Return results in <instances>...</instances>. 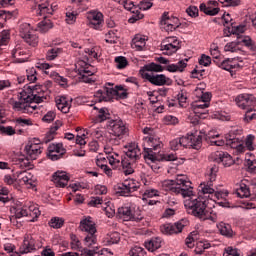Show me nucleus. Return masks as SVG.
<instances>
[{
    "label": "nucleus",
    "mask_w": 256,
    "mask_h": 256,
    "mask_svg": "<svg viewBox=\"0 0 256 256\" xmlns=\"http://www.w3.org/2000/svg\"><path fill=\"white\" fill-rule=\"evenodd\" d=\"M182 193L184 207L190 215L202 219V221H207V219L211 217V213L207 211V207L211 209V207H215V205H211V202L202 196H196L195 192H193V186L190 185V187L182 191Z\"/></svg>",
    "instance_id": "1"
},
{
    "label": "nucleus",
    "mask_w": 256,
    "mask_h": 256,
    "mask_svg": "<svg viewBox=\"0 0 256 256\" xmlns=\"http://www.w3.org/2000/svg\"><path fill=\"white\" fill-rule=\"evenodd\" d=\"M206 179L208 181L202 182L199 186L201 191L199 197H203L206 201H209L211 205H215L216 201H219V199H225V197L229 195V191L227 190L215 191V188H213V181L217 179V171H215V168H211L209 170V173L206 175Z\"/></svg>",
    "instance_id": "2"
},
{
    "label": "nucleus",
    "mask_w": 256,
    "mask_h": 256,
    "mask_svg": "<svg viewBox=\"0 0 256 256\" xmlns=\"http://www.w3.org/2000/svg\"><path fill=\"white\" fill-rule=\"evenodd\" d=\"M159 185L163 191H172V193L183 197L182 191H187L189 189L191 181L187 179V176L179 174L177 175L176 180H163Z\"/></svg>",
    "instance_id": "3"
},
{
    "label": "nucleus",
    "mask_w": 256,
    "mask_h": 256,
    "mask_svg": "<svg viewBox=\"0 0 256 256\" xmlns=\"http://www.w3.org/2000/svg\"><path fill=\"white\" fill-rule=\"evenodd\" d=\"M142 132L145 135L142 139L144 155H154L153 151L161 149V145H163L161 139L155 135V130H153V128L145 127Z\"/></svg>",
    "instance_id": "4"
},
{
    "label": "nucleus",
    "mask_w": 256,
    "mask_h": 256,
    "mask_svg": "<svg viewBox=\"0 0 256 256\" xmlns=\"http://www.w3.org/2000/svg\"><path fill=\"white\" fill-rule=\"evenodd\" d=\"M75 71L79 75L80 81L82 83H95L97 78L94 77L95 75V68L89 64L86 60L79 59L75 64Z\"/></svg>",
    "instance_id": "5"
},
{
    "label": "nucleus",
    "mask_w": 256,
    "mask_h": 256,
    "mask_svg": "<svg viewBox=\"0 0 256 256\" xmlns=\"http://www.w3.org/2000/svg\"><path fill=\"white\" fill-rule=\"evenodd\" d=\"M41 215V210L37 204L26 201L22 206H18L15 210L16 219H21V217H31L30 221H37V218Z\"/></svg>",
    "instance_id": "6"
},
{
    "label": "nucleus",
    "mask_w": 256,
    "mask_h": 256,
    "mask_svg": "<svg viewBox=\"0 0 256 256\" xmlns=\"http://www.w3.org/2000/svg\"><path fill=\"white\" fill-rule=\"evenodd\" d=\"M108 132L115 141H121L129 137V127L123 120H113L108 125Z\"/></svg>",
    "instance_id": "7"
},
{
    "label": "nucleus",
    "mask_w": 256,
    "mask_h": 256,
    "mask_svg": "<svg viewBox=\"0 0 256 256\" xmlns=\"http://www.w3.org/2000/svg\"><path fill=\"white\" fill-rule=\"evenodd\" d=\"M19 33L22 39L32 47H36V45L39 43V37L35 33V30L31 26V24L24 22L20 24L19 26Z\"/></svg>",
    "instance_id": "8"
},
{
    "label": "nucleus",
    "mask_w": 256,
    "mask_h": 256,
    "mask_svg": "<svg viewBox=\"0 0 256 256\" xmlns=\"http://www.w3.org/2000/svg\"><path fill=\"white\" fill-rule=\"evenodd\" d=\"M180 49L181 41L175 36L166 37L160 45V51H162L163 55H173Z\"/></svg>",
    "instance_id": "9"
},
{
    "label": "nucleus",
    "mask_w": 256,
    "mask_h": 256,
    "mask_svg": "<svg viewBox=\"0 0 256 256\" xmlns=\"http://www.w3.org/2000/svg\"><path fill=\"white\" fill-rule=\"evenodd\" d=\"M142 79H146L152 85L156 87H163V85H171L172 81L169 77L164 74H153L151 72L142 71L141 73Z\"/></svg>",
    "instance_id": "10"
},
{
    "label": "nucleus",
    "mask_w": 256,
    "mask_h": 256,
    "mask_svg": "<svg viewBox=\"0 0 256 256\" xmlns=\"http://www.w3.org/2000/svg\"><path fill=\"white\" fill-rule=\"evenodd\" d=\"M160 25L167 31V33H173V31H176L181 27V22L179 21V18L169 16V12H164L162 14Z\"/></svg>",
    "instance_id": "11"
},
{
    "label": "nucleus",
    "mask_w": 256,
    "mask_h": 256,
    "mask_svg": "<svg viewBox=\"0 0 256 256\" xmlns=\"http://www.w3.org/2000/svg\"><path fill=\"white\" fill-rule=\"evenodd\" d=\"M14 178L18 183L25 185L27 189H33L37 185V178L33 174L27 171H20L14 173Z\"/></svg>",
    "instance_id": "12"
},
{
    "label": "nucleus",
    "mask_w": 256,
    "mask_h": 256,
    "mask_svg": "<svg viewBox=\"0 0 256 256\" xmlns=\"http://www.w3.org/2000/svg\"><path fill=\"white\" fill-rule=\"evenodd\" d=\"M39 86H33L31 91L32 94L30 95L31 100H28V106H27V110L26 113H33L34 111H36L39 107L38 103H42L43 101V96L39 95Z\"/></svg>",
    "instance_id": "13"
},
{
    "label": "nucleus",
    "mask_w": 256,
    "mask_h": 256,
    "mask_svg": "<svg viewBox=\"0 0 256 256\" xmlns=\"http://www.w3.org/2000/svg\"><path fill=\"white\" fill-rule=\"evenodd\" d=\"M36 5V13L37 15H40V17H43V19H47L48 17H51L53 15V6L49 4V0H40L34 2Z\"/></svg>",
    "instance_id": "14"
},
{
    "label": "nucleus",
    "mask_w": 256,
    "mask_h": 256,
    "mask_svg": "<svg viewBox=\"0 0 256 256\" xmlns=\"http://www.w3.org/2000/svg\"><path fill=\"white\" fill-rule=\"evenodd\" d=\"M28 101H31V95H27L25 92H22L21 99L19 101L10 99L9 104L11 105L12 109H14V111L27 113Z\"/></svg>",
    "instance_id": "15"
},
{
    "label": "nucleus",
    "mask_w": 256,
    "mask_h": 256,
    "mask_svg": "<svg viewBox=\"0 0 256 256\" xmlns=\"http://www.w3.org/2000/svg\"><path fill=\"white\" fill-rule=\"evenodd\" d=\"M94 98L98 103L113 101V86L108 84L95 92Z\"/></svg>",
    "instance_id": "16"
},
{
    "label": "nucleus",
    "mask_w": 256,
    "mask_h": 256,
    "mask_svg": "<svg viewBox=\"0 0 256 256\" xmlns=\"http://www.w3.org/2000/svg\"><path fill=\"white\" fill-rule=\"evenodd\" d=\"M119 3L123 5L124 9L133 13L132 17L128 20L129 23H135L136 21H139V19H143V14L139 12L137 6H135L133 2L129 0H119Z\"/></svg>",
    "instance_id": "17"
},
{
    "label": "nucleus",
    "mask_w": 256,
    "mask_h": 256,
    "mask_svg": "<svg viewBox=\"0 0 256 256\" xmlns=\"http://www.w3.org/2000/svg\"><path fill=\"white\" fill-rule=\"evenodd\" d=\"M235 103L240 109H249L256 103V98L252 94H241L235 98Z\"/></svg>",
    "instance_id": "18"
},
{
    "label": "nucleus",
    "mask_w": 256,
    "mask_h": 256,
    "mask_svg": "<svg viewBox=\"0 0 256 256\" xmlns=\"http://www.w3.org/2000/svg\"><path fill=\"white\" fill-rule=\"evenodd\" d=\"M89 26L91 29H95L96 31H101L103 29V13L92 11L88 14Z\"/></svg>",
    "instance_id": "19"
},
{
    "label": "nucleus",
    "mask_w": 256,
    "mask_h": 256,
    "mask_svg": "<svg viewBox=\"0 0 256 256\" xmlns=\"http://www.w3.org/2000/svg\"><path fill=\"white\" fill-rule=\"evenodd\" d=\"M210 159L216 163H222L224 167H231L235 163L233 157L227 152H215L211 154Z\"/></svg>",
    "instance_id": "20"
},
{
    "label": "nucleus",
    "mask_w": 256,
    "mask_h": 256,
    "mask_svg": "<svg viewBox=\"0 0 256 256\" xmlns=\"http://www.w3.org/2000/svg\"><path fill=\"white\" fill-rule=\"evenodd\" d=\"M65 153H66V150L61 143L50 144L48 146V157L52 161H57L61 159V157H63Z\"/></svg>",
    "instance_id": "21"
},
{
    "label": "nucleus",
    "mask_w": 256,
    "mask_h": 256,
    "mask_svg": "<svg viewBox=\"0 0 256 256\" xmlns=\"http://www.w3.org/2000/svg\"><path fill=\"white\" fill-rule=\"evenodd\" d=\"M80 230L83 233L87 234H92V233H97V226L95 224V221H93V218L91 216L84 217L80 221Z\"/></svg>",
    "instance_id": "22"
},
{
    "label": "nucleus",
    "mask_w": 256,
    "mask_h": 256,
    "mask_svg": "<svg viewBox=\"0 0 256 256\" xmlns=\"http://www.w3.org/2000/svg\"><path fill=\"white\" fill-rule=\"evenodd\" d=\"M126 156L129 157L132 163H135L139 157H141V150L139 149V145L135 142H131L125 146Z\"/></svg>",
    "instance_id": "23"
},
{
    "label": "nucleus",
    "mask_w": 256,
    "mask_h": 256,
    "mask_svg": "<svg viewBox=\"0 0 256 256\" xmlns=\"http://www.w3.org/2000/svg\"><path fill=\"white\" fill-rule=\"evenodd\" d=\"M52 181L56 187H67L69 183V175L65 171H57L52 175Z\"/></svg>",
    "instance_id": "24"
},
{
    "label": "nucleus",
    "mask_w": 256,
    "mask_h": 256,
    "mask_svg": "<svg viewBox=\"0 0 256 256\" xmlns=\"http://www.w3.org/2000/svg\"><path fill=\"white\" fill-rule=\"evenodd\" d=\"M184 140L186 141L185 148L192 147V149H199L203 138L199 134H188L187 136H184Z\"/></svg>",
    "instance_id": "25"
},
{
    "label": "nucleus",
    "mask_w": 256,
    "mask_h": 256,
    "mask_svg": "<svg viewBox=\"0 0 256 256\" xmlns=\"http://www.w3.org/2000/svg\"><path fill=\"white\" fill-rule=\"evenodd\" d=\"M25 151L26 155L31 159V161H35V159H37V157L43 153V146L26 144Z\"/></svg>",
    "instance_id": "26"
},
{
    "label": "nucleus",
    "mask_w": 256,
    "mask_h": 256,
    "mask_svg": "<svg viewBox=\"0 0 256 256\" xmlns=\"http://www.w3.org/2000/svg\"><path fill=\"white\" fill-rule=\"evenodd\" d=\"M56 107L62 113H69V109H71V100L65 96H58L55 99Z\"/></svg>",
    "instance_id": "27"
},
{
    "label": "nucleus",
    "mask_w": 256,
    "mask_h": 256,
    "mask_svg": "<svg viewBox=\"0 0 256 256\" xmlns=\"http://www.w3.org/2000/svg\"><path fill=\"white\" fill-rule=\"evenodd\" d=\"M246 29L245 25L235 26L231 23L230 26H226V28H224V37H230V35H241V33H245Z\"/></svg>",
    "instance_id": "28"
},
{
    "label": "nucleus",
    "mask_w": 256,
    "mask_h": 256,
    "mask_svg": "<svg viewBox=\"0 0 256 256\" xmlns=\"http://www.w3.org/2000/svg\"><path fill=\"white\" fill-rule=\"evenodd\" d=\"M31 251H35V240L26 236L24 238L23 245L20 247V253L25 255L27 253H31Z\"/></svg>",
    "instance_id": "29"
},
{
    "label": "nucleus",
    "mask_w": 256,
    "mask_h": 256,
    "mask_svg": "<svg viewBox=\"0 0 256 256\" xmlns=\"http://www.w3.org/2000/svg\"><path fill=\"white\" fill-rule=\"evenodd\" d=\"M147 45V38L141 34H137L132 39V49H136V51H143V48Z\"/></svg>",
    "instance_id": "30"
},
{
    "label": "nucleus",
    "mask_w": 256,
    "mask_h": 256,
    "mask_svg": "<svg viewBox=\"0 0 256 256\" xmlns=\"http://www.w3.org/2000/svg\"><path fill=\"white\" fill-rule=\"evenodd\" d=\"M96 165L100 169H102L103 173L107 175V177H112L113 176V170L107 166V158L103 156H97L96 158Z\"/></svg>",
    "instance_id": "31"
},
{
    "label": "nucleus",
    "mask_w": 256,
    "mask_h": 256,
    "mask_svg": "<svg viewBox=\"0 0 256 256\" xmlns=\"http://www.w3.org/2000/svg\"><path fill=\"white\" fill-rule=\"evenodd\" d=\"M12 57L16 59L17 63H25L27 61V50L21 48L20 46H17L12 51Z\"/></svg>",
    "instance_id": "32"
},
{
    "label": "nucleus",
    "mask_w": 256,
    "mask_h": 256,
    "mask_svg": "<svg viewBox=\"0 0 256 256\" xmlns=\"http://www.w3.org/2000/svg\"><path fill=\"white\" fill-rule=\"evenodd\" d=\"M245 166L247 167L249 173H255L256 160H255V156L253 155V153H246Z\"/></svg>",
    "instance_id": "33"
},
{
    "label": "nucleus",
    "mask_w": 256,
    "mask_h": 256,
    "mask_svg": "<svg viewBox=\"0 0 256 256\" xmlns=\"http://www.w3.org/2000/svg\"><path fill=\"white\" fill-rule=\"evenodd\" d=\"M217 229L220 232V235H223L224 237H233V228L225 222H220L217 225Z\"/></svg>",
    "instance_id": "34"
},
{
    "label": "nucleus",
    "mask_w": 256,
    "mask_h": 256,
    "mask_svg": "<svg viewBox=\"0 0 256 256\" xmlns=\"http://www.w3.org/2000/svg\"><path fill=\"white\" fill-rule=\"evenodd\" d=\"M217 137H221V135L215 131H210L207 134V139H209L211 145H215L216 147H223V145H225V140H215Z\"/></svg>",
    "instance_id": "35"
},
{
    "label": "nucleus",
    "mask_w": 256,
    "mask_h": 256,
    "mask_svg": "<svg viewBox=\"0 0 256 256\" xmlns=\"http://www.w3.org/2000/svg\"><path fill=\"white\" fill-rule=\"evenodd\" d=\"M144 159L147 165H149V167H151L153 171H158L159 164L157 163L159 159H157V156H155V154H144Z\"/></svg>",
    "instance_id": "36"
},
{
    "label": "nucleus",
    "mask_w": 256,
    "mask_h": 256,
    "mask_svg": "<svg viewBox=\"0 0 256 256\" xmlns=\"http://www.w3.org/2000/svg\"><path fill=\"white\" fill-rule=\"evenodd\" d=\"M17 165H19L20 169H33V163H31L29 156L19 155Z\"/></svg>",
    "instance_id": "37"
},
{
    "label": "nucleus",
    "mask_w": 256,
    "mask_h": 256,
    "mask_svg": "<svg viewBox=\"0 0 256 256\" xmlns=\"http://www.w3.org/2000/svg\"><path fill=\"white\" fill-rule=\"evenodd\" d=\"M236 195L240 197V199H245L251 196V191L249 190V186L245 184V182H241L239 187L236 189Z\"/></svg>",
    "instance_id": "38"
},
{
    "label": "nucleus",
    "mask_w": 256,
    "mask_h": 256,
    "mask_svg": "<svg viewBox=\"0 0 256 256\" xmlns=\"http://www.w3.org/2000/svg\"><path fill=\"white\" fill-rule=\"evenodd\" d=\"M50 29H53V22L49 20L48 18H44L41 22L37 25V31L40 33H47L50 31Z\"/></svg>",
    "instance_id": "39"
},
{
    "label": "nucleus",
    "mask_w": 256,
    "mask_h": 256,
    "mask_svg": "<svg viewBox=\"0 0 256 256\" xmlns=\"http://www.w3.org/2000/svg\"><path fill=\"white\" fill-rule=\"evenodd\" d=\"M131 206H122L118 208V215L120 219H123V221H131Z\"/></svg>",
    "instance_id": "40"
},
{
    "label": "nucleus",
    "mask_w": 256,
    "mask_h": 256,
    "mask_svg": "<svg viewBox=\"0 0 256 256\" xmlns=\"http://www.w3.org/2000/svg\"><path fill=\"white\" fill-rule=\"evenodd\" d=\"M110 117L111 114L109 113V109L100 108L96 114L95 123H103V121H107V119H110Z\"/></svg>",
    "instance_id": "41"
},
{
    "label": "nucleus",
    "mask_w": 256,
    "mask_h": 256,
    "mask_svg": "<svg viewBox=\"0 0 256 256\" xmlns=\"http://www.w3.org/2000/svg\"><path fill=\"white\" fill-rule=\"evenodd\" d=\"M163 241L161 238H152L150 241L145 242V247L148 249V251H157V249H160L161 244Z\"/></svg>",
    "instance_id": "42"
},
{
    "label": "nucleus",
    "mask_w": 256,
    "mask_h": 256,
    "mask_svg": "<svg viewBox=\"0 0 256 256\" xmlns=\"http://www.w3.org/2000/svg\"><path fill=\"white\" fill-rule=\"evenodd\" d=\"M112 95L114 99H127V89L123 88V86L112 87Z\"/></svg>",
    "instance_id": "43"
},
{
    "label": "nucleus",
    "mask_w": 256,
    "mask_h": 256,
    "mask_svg": "<svg viewBox=\"0 0 256 256\" xmlns=\"http://www.w3.org/2000/svg\"><path fill=\"white\" fill-rule=\"evenodd\" d=\"M102 51L101 46H93L92 48L86 49L85 53L90 59H97L98 57H101Z\"/></svg>",
    "instance_id": "44"
},
{
    "label": "nucleus",
    "mask_w": 256,
    "mask_h": 256,
    "mask_svg": "<svg viewBox=\"0 0 256 256\" xmlns=\"http://www.w3.org/2000/svg\"><path fill=\"white\" fill-rule=\"evenodd\" d=\"M185 143H186V140L183 137H180V138H176V139H173L170 141V149L172 151H179V149H181V147H185Z\"/></svg>",
    "instance_id": "45"
},
{
    "label": "nucleus",
    "mask_w": 256,
    "mask_h": 256,
    "mask_svg": "<svg viewBox=\"0 0 256 256\" xmlns=\"http://www.w3.org/2000/svg\"><path fill=\"white\" fill-rule=\"evenodd\" d=\"M107 159L109 161V165H111V167L113 169H119V167H121V160L122 159H121V157H119V153L107 156Z\"/></svg>",
    "instance_id": "46"
},
{
    "label": "nucleus",
    "mask_w": 256,
    "mask_h": 256,
    "mask_svg": "<svg viewBox=\"0 0 256 256\" xmlns=\"http://www.w3.org/2000/svg\"><path fill=\"white\" fill-rule=\"evenodd\" d=\"M84 245L85 247H95L94 245H97V234L92 233V234H86L84 238Z\"/></svg>",
    "instance_id": "47"
},
{
    "label": "nucleus",
    "mask_w": 256,
    "mask_h": 256,
    "mask_svg": "<svg viewBox=\"0 0 256 256\" xmlns=\"http://www.w3.org/2000/svg\"><path fill=\"white\" fill-rule=\"evenodd\" d=\"M124 187L128 189V193H133L139 188V182L135 179H127L124 181Z\"/></svg>",
    "instance_id": "48"
},
{
    "label": "nucleus",
    "mask_w": 256,
    "mask_h": 256,
    "mask_svg": "<svg viewBox=\"0 0 256 256\" xmlns=\"http://www.w3.org/2000/svg\"><path fill=\"white\" fill-rule=\"evenodd\" d=\"M195 93L198 96V98L200 99V101H202V103H210L211 93H209V92L204 93L203 89H201V88H196Z\"/></svg>",
    "instance_id": "49"
},
{
    "label": "nucleus",
    "mask_w": 256,
    "mask_h": 256,
    "mask_svg": "<svg viewBox=\"0 0 256 256\" xmlns=\"http://www.w3.org/2000/svg\"><path fill=\"white\" fill-rule=\"evenodd\" d=\"M49 227H52V229H61L63 225H65V220L61 217H53L48 222Z\"/></svg>",
    "instance_id": "50"
},
{
    "label": "nucleus",
    "mask_w": 256,
    "mask_h": 256,
    "mask_svg": "<svg viewBox=\"0 0 256 256\" xmlns=\"http://www.w3.org/2000/svg\"><path fill=\"white\" fill-rule=\"evenodd\" d=\"M239 41L229 42L224 46V51L226 53H237V51H241V48H239Z\"/></svg>",
    "instance_id": "51"
},
{
    "label": "nucleus",
    "mask_w": 256,
    "mask_h": 256,
    "mask_svg": "<svg viewBox=\"0 0 256 256\" xmlns=\"http://www.w3.org/2000/svg\"><path fill=\"white\" fill-rule=\"evenodd\" d=\"M131 163H134V162L127 159H122L120 161V167H122L125 175H131V173H133V167L131 166Z\"/></svg>",
    "instance_id": "52"
},
{
    "label": "nucleus",
    "mask_w": 256,
    "mask_h": 256,
    "mask_svg": "<svg viewBox=\"0 0 256 256\" xmlns=\"http://www.w3.org/2000/svg\"><path fill=\"white\" fill-rule=\"evenodd\" d=\"M200 11H202V13H205V15L215 16L219 13V8H211V6L200 4Z\"/></svg>",
    "instance_id": "53"
},
{
    "label": "nucleus",
    "mask_w": 256,
    "mask_h": 256,
    "mask_svg": "<svg viewBox=\"0 0 256 256\" xmlns=\"http://www.w3.org/2000/svg\"><path fill=\"white\" fill-rule=\"evenodd\" d=\"M106 241L109 245H115L121 241V235L118 232H112L107 235Z\"/></svg>",
    "instance_id": "54"
},
{
    "label": "nucleus",
    "mask_w": 256,
    "mask_h": 256,
    "mask_svg": "<svg viewBox=\"0 0 256 256\" xmlns=\"http://www.w3.org/2000/svg\"><path fill=\"white\" fill-rule=\"evenodd\" d=\"M145 71H148V73H162L163 66L159 65V64H155V63H150L148 65L144 66Z\"/></svg>",
    "instance_id": "55"
},
{
    "label": "nucleus",
    "mask_w": 256,
    "mask_h": 256,
    "mask_svg": "<svg viewBox=\"0 0 256 256\" xmlns=\"http://www.w3.org/2000/svg\"><path fill=\"white\" fill-rule=\"evenodd\" d=\"M59 53H61V48H52L48 50L46 53L47 61H55V59H57L59 56Z\"/></svg>",
    "instance_id": "56"
},
{
    "label": "nucleus",
    "mask_w": 256,
    "mask_h": 256,
    "mask_svg": "<svg viewBox=\"0 0 256 256\" xmlns=\"http://www.w3.org/2000/svg\"><path fill=\"white\" fill-rule=\"evenodd\" d=\"M160 231L161 233H163V235H175V228L173 224H170V223L163 224L160 227Z\"/></svg>",
    "instance_id": "57"
},
{
    "label": "nucleus",
    "mask_w": 256,
    "mask_h": 256,
    "mask_svg": "<svg viewBox=\"0 0 256 256\" xmlns=\"http://www.w3.org/2000/svg\"><path fill=\"white\" fill-rule=\"evenodd\" d=\"M255 141V135L249 134L247 135L245 139V148L248 149V151H255V145L253 144Z\"/></svg>",
    "instance_id": "58"
},
{
    "label": "nucleus",
    "mask_w": 256,
    "mask_h": 256,
    "mask_svg": "<svg viewBox=\"0 0 256 256\" xmlns=\"http://www.w3.org/2000/svg\"><path fill=\"white\" fill-rule=\"evenodd\" d=\"M162 122L164 123V125H178L179 118L173 115H166L163 117Z\"/></svg>",
    "instance_id": "59"
},
{
    "label": "nucleus",
    "mask_w": 256,
    "mask_h": 256,
    "mask_svg": "<svg viewBox=\"0 0 256 256\" xmlns=\"http://www.w3.org/2000/svg\"><path fill=\"white\" fill-rule=\"evenodd\" d=\"M141 219H143V214L141 213V209H139V207L132 208L131 221H141Z\"/></svg>",
    "instance_id": "60"
},
{
    "label": "nucleus",
    "mask_w": 256,
    "mask_h": 256,
    "mask_svg": "<svg viewBox=\"0 0 256 256\" xmlns=\"http://www.w3.org/2000/svg\"><path fill=\"white\" fill-rule=\"evenodd\" d=\"M208 107H209V103L199 100L198 103L192 105V111L193 113H200L199 109L204 110V109H207Z\"/></svg>",
    "instance_id": "61"
},
{
    "label": "nucleus",
    "mask_w": 256,
    "mask_h": 256,
    "mask_svg": "<svg viewBox=\"0 0 256 256\" xmlns=\"http://www.w3.org/2000/svg\"><path fill=\"white\" fill-rule=\"evenodd\" d=\"M129 255L130 256H147V252H145V249L139 246H136L130 250Z\"/></svg>",
    "instance_id": "62"
},
{
    "label": "nucleus",
    "mask_w": 256,
    "mask_h": 256,
    "mask_svg": "<svg viewBox=\"0 0 256 256\" xmlns=\"http://www.w3.org/2000/svg\"><path fill=\"white\" fill-rule=\"evenodd\" d=\"M253 119H256V111H255V109L250 108L245 113L244 121L249 123V121H253Z\"/></svg>",
    "instance_id": "63"
},
{
    "label": "nucleus",
    "mask_w": 256,
    "mask_h": 256,
    "mask_svg": "<svg viewBox=\"0 0 256 256\" xmlns=\"http://www.w3.org/2000/svg\"><path fill=\"white\" fill-rule=\"evenodd\" d=\"M224 256H241V253H239L237 248L227 247L225 248Z\"/></svg>",
    "instance_id": "64"
}]
</instances>
